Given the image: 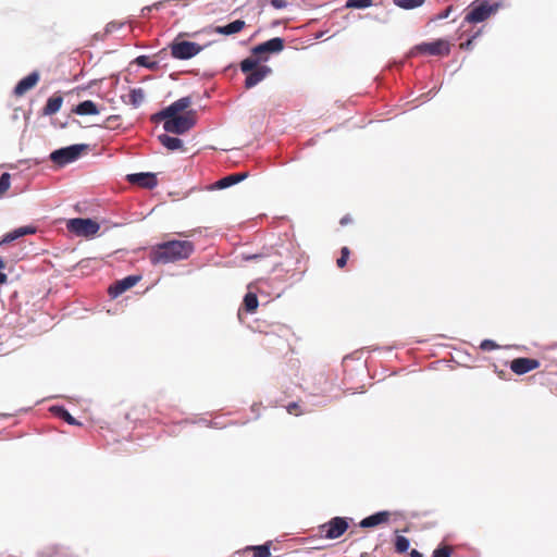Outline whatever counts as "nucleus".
Wrapping results in <instances>:
<instances>
[{
    "instance_id": "b1692460",
    "label": "nucleus",
    "mask_w": 557,
    "mask_h": 557,
    "mask_svg": "<svg viewBox=\"0 0 557 557\" xmlns=\"http://www.w3.org/2000/svg\"><path fill=\"white\" fill-rule=\"evenodd\" d=\"M253 553V557H269L271 555V542L261 545H250L245 548Z\"/></svg>"
},
{
    "instance_id": "20e7f679",
    "label": "nucleus",
    "mask_w": 557,
    "mask_h": 557,
    "mask_svg": "<svg viewBox=\"0 0 557 557\" xmlns=\"http://www.w3.org/2000/svg\"><path fill=\"white\" fill-rule=\"evenodd\" d=\"M500 8V3L490 4L486 0L473 2L469 7V11L465 16V22L470 24L481 23L486 21L492 14L496 13Z\"/></svg>"
},
{
    "instance_id": "37998d69",
    "label": "nucleus",
    "mask_w": 557,
    "mask_h": 557,
    "mask_svg": "<svg viewBox=\"0 0 557 557\" xmlns=\"http://www.w3.org/2000/svg\"><path fill=\"white\" fill-rule=\"evenodd\" d=\"M298 407V403H290L287 407H286V410L288 413L293 414L296 410V408Z\"/></svg>"
},
{
    "instance_id": "49530a36",
    "label": "nucleus",
    "mask_w": 557,
    "mask_h": 557,
    "mask_svg": "<svg viewBox=\"0 0 557 557\" xmlns=\"http://www.w3.org/2000/svg\"><path fill=\"white\" fill-rule=\"evenodd\" d=\"M351 222V218L349 215H345L341 219V224L346 225Z\"/></svg>"
},
{
    "instance_id": "a19ab883",
    "label": "nucleus",
    "mask_w": 557,
    "mask_h": 557,
    "mask_svg": "<svg viewBox=\"0 0 557 557\" xmlns=\"http://www.w3.org/2000/svg\"><path fill=\"white\" fill-rule=\"evenodd\" d=\"M263 257H264V255H262V253H253V255H244L243 259L246 261H252V260H259Z\"/></svg>"
},
{
    "instance_id": "c85d7f7f",
    "label": "nucleus",
    "mask_w": 557,
    "mask_h": 557,
    "mask_svg": "<svg viewBox=\"0 0 557 557\" xmlns=\"http://www.w3.org/2000/svg\"><path fill=\"white\" fill-rule=\"evenodd\" d=\"M424 0H394V3L405 10H412L423 4Z\"/></svg>"
},
{
    "instance_id": "a878e982",
    "label": "nucleus",
    "mask_w": 557,
    "mask_h": 557,
    "mask_svg": "<svg viewBox=\"0 0 557 557\" xmlns=\"http://www.w3.org/2000/svg\"><path fill=\"white\" fill-rule=\"evenodd\" d=\"M243 305L248 313L255 312L259 305L257 295L253 293H247L244 297Z\"/></svg>"
},
{
    "instance_id": "2f4dec72",
    "label": "nucleus",
    "mask_w": 557,
    "mask_h": 557,
    "mask_svg": "<svg viewBox=\"0 0 557 557\" xmlns=\"http://www.w3.org/2000/svg\"><path fill=\"white\" fill-rule=\"evenodd\" d=\"M171 117H172V115L170 114V112H168V108L165 107L162 110L158 111L157 113L152 114L151 121L152 122L163 121V123H164L165 121H169Z\"/></svg>"
},
{
    "instance_id": "f3484780",
    "label": "nucleus",
    "mask_w": 557,
    "mask_h": 557,
    "mask_svg": "<svg viewBox=\"0 0 557 557\" xmlns=\"http://www.w3.org/2000/svg\"><path fill=\"white\" fill-rule=\"evenodd\" d=\"M244 27H245V22L243 20H235L228 24H225L222 26H216L215 33L225 35V36H230V35L237 34Z\"/></svg>"
},
{
    "instance_id": "6ab92c4d",
    "label": "nucleus",
    "mask_w": 557,
    "mask_h": 557,
    "mask_svg": "<svg viewBox=\"0 0 557 557\" xmlns=\"http://www.w3.org/2000/svg\"><path fill=\"white\" fill-rule=\"evenodd\" d=\"M77 115H96L99 113L97 104L92 100H84L73 109Z\"/></svg>"
},
{
    "instance_id": "de8ad7c7",
    "label": "nucleus",
    "mask_w": 557,
    "mask_h": 557,
    "mask_svg": "<svg viewBox=\"0 0 557 557\" xmlns=\"http://www.w3.org/2000/svg\"><path fill=\"white\" fill-rule=\"evenodd\" d=\"M409 555H410V557H423V554H422V553H420V552H419V550H417V549H411V552H410V554H409Z\"/></svg>"
},
{
    "instance_id": "f8f14e48",
    "label": "nucleus",
    "mask_w": 557,
    "mask_h": 557,
    "mask_svg": "<svg viewBox=\"0 0 557 557\" xmlns=\"http://www.w3.org/2000/svg\"><path fill=\"white\" fill-rule=\"evenodd\" d=\"M540 361L533 358L519 357L510 362V370L518 374L523 375L532 370H535L540 367Z\"/></svg>"
},
{
    "instance_id": "c9c22d12",
    "label": "nucleus",
    "mask_w": 557,
    "mask_h": 557,
    "mask_svg": "<svg viewBox=\"0 0 557 557\" xmlns=\"http://www.w3.org/2000/svg\"><path fill=\"white\" fill-rule=\"evenodd\" d=\"M123 26H124L123 22L112 21V22H109L106 25V29L104 30H106V34H112V33L121 29Z\"/></svg>"
},
{
    "instance_id": "9d476101",
    "label": "nucleus",
    "mask_w": 557,
    "mask_h": 557,
    "mask_svg": "<svg viewBox=\"0 0 557 557\" xmlns=\"http://www.w3.org/2000/svg\"><path fill=\"white\" fill-rule=\"evenodd\" d=\"M126 180L132 185L147 189H152L158 185L157 176L152 172L131 173L126 175Z\"/></svg>"
},
{
    "instance_id": "f03ea898",
    "label": "nucleus",
    "mask_w": 557,
    "mask_h": 557,
    "mask_svg": "<svg viewBox=\"0 0 557 557\" xmlns=\"http://www.w3.org/2000/svg\"><path fill=\"white\" fill-rule=\"evenodd\" d=\"M196 111L187 110L184 114L173 115L163 123V129L166 133L183 135L196 125Z\"/></svg>"
},
{
    "instance_id": "dca6fc26",
    "label": "nucleus",
    "mask_w": 557,
    "mask_h": 557,
    "mask_svg": "<svg viewBox=\"0 0 557 557\" xmlns=\"http://www.w3.org/2000/svg\"><path fill=\"white\" fill-rule=\"evenodd\" d=\"M388 518H389L388 511H385V510L377 511L375 513H372V515L363 518L359 522V525H360V528H363V529L374 528L379 524L386 522L388 520Z\"/></svg>"
},
{
    "instance_id": "72a5a7b5",
    "label": "nucleus",
    "mask_w": 557,
    "mask_h": 557,
    "mask_svg": "<svg viewBox=\"0 0 557 557\" xmlns=\"http://www.w3.org/2000/svg\"><path fill=\"white\" fill-rule=\"evenodd\" d=\"M451 549L448 546L442 545L437 546L431 557H450Z\"/></svg>"
},
{
    "instance_id": "1a4fd4ad",
    "label": "nucleus",
    "mask_w": 557,
    "mask_h": 557,
    "mask_svg": "<svg viewBox=\"0 0 557 557\" xmlns=\"http://www.w3.org/2000/svg\"><path fill=\"white\" fill-rule=\"evenodd\" d=\"M417 52L429 53L431 55H443L449 53V46L445 40L437 39L435 41L417 45L411 50V54L413 55Z\"/></svg>"
},
{
    "instance_id": "f257e3e1",
    "label": "nucleus",
    "mask_w": 557,
    "mask_h": 557,
    "mask_svg": "<svg viewBox=\"0 0 557 557\" xmlns=\"http://www.w3.org/2000/svg\"><path fill=\"white\" fill-rule=\"evenodd\" d=\"M195 250V245L189 240L172 239L152 247L149 253L151 264H168L180 260H186Z\"/></svg>"
},
{
    "instance_id": "9b49d317",
    "label": "nucleus",
    "mask_w": 557,
    "mask_h": 557,
    "mask_svg": "<svg viewBox=\"0 0 557 557\" xmlns=\"http://www.w3.org/2000/svg\"><path fill=\"white\" fill-rule=\"evenodd\" d=\"M140 280L141 275H127L122 280H117L109 287V295L112 298H116L135 286Z\"/></svg>"
},
{
    "instance_id": "bb28decb",
    "label": "nucleus",
    "mask_w": 557,
    "mask_h": 557,
    "mask_svg": "<svg viewBox=\"0 0 557 557\" xmlns=\"http://www.w3.org/2000/svg\"><path fill=\"white\" fill-rule=\"evenodd\" d=\"M135 63L139 66H143V67H146V69H150V70H156L159 67V62L158 61H151L150 58L148 55H138L136 59H135Z\"/></svg>"
},
{
    "instance_id": "cd10ccee",
    "label": "nucleus",
    "mask_w": 557,
    "mask_h": 557,
    "mask_svg": "<svg viewBox=\"0 0 557 557\" xmlns=\"http://www.w3.org/2000/svg\"><path fill=\"white\" fill-rule=\"evenodd\" d=\"M410 547V541L404 535H397L395 539V550L399 554L406 553Z\"/></svg>"
},
{
    "instance_id": "79ce46f5",
    "label": "nucleus",
    "mask_w": 557,
    "mask_h": 557,
    "mask_svg": "<svg viewBox=\"0 0 557 557\" xmlns=\"http://www.w3.org/2000/svg\"><path fill=\"white\" fill-rule=\"evenodd\" d=\"M451 11H453V7L446 8L444 11H442L437 15V20H445V18H447L450 15Z\"/></svg>"
},
{
    "instance_id": "a211bd4d",
    "label": "nucleus",
    "mask_w": 557,
    "mask_h": 557,
    "mask_svg": "<svg viewBox=\"0 0 557 557\" xmlns=\"http://www.w3.org/2000/svg\"><path fill=\"white\" fill-rule=\"evenodd\" d=\"M159 143L168 150L175 151L183 147V140L178 137L170 136L165 133L158 135Z\"/></svg>"
},
{
    "instance_id": "4c0bfd02",
    "label": "nucleus",
    "mask_w": 557,
    "mask_h": 557,
    "mask_svg": "<svg viewBox=\"0 0 557 557\" xmlns=\"http://www.w3.org/2000/svg\"><path fill=\"white\" fill-rule=\"evenodd\" d=\"M18 228H20V233H21L22 237L25 235L34 234L36 232V228L32 225H25V226H21Z\"/></svg>"
},
{
    "instance_id": "7ed1b4c3",
    "label": "nucleus",
    "mask_w": 557,
    "mask_h": 557,
    "mask_svg": "<svg viewBox=\"0 0 557 557\" xmlns=\"http://www.w3.org/2000/svg\"><path fill=\"white\" fill-rule=\"evenodd\" d=\"M89 148L87 144H74L53 150L49 159L58 166H65L79 159L83 151Z\"/></svg>"
},
{
    "instance_id": "39448f33",
    "label": "nucleus",
    "mask_w": 557,
    "mask_h": 557,
    "mask_svg": "<svg viewBox=\"0 0 557 557\" xmlns=\"http://www.w3.org/2000/svg\"><path fill=\"white\" fill-rule=\"evenodd\" d=\"M66 227L73 234L83 237H91L100 230L99 223L89 218L70 219Z\"/></svg>"
},
{
    "instance_id": "3c124183",
    "label": "nucleus",
    "mask_w": 557,
    "mask_h": 557,
    "mask_svg": "<svg viewBox=\"0 0 557 557\" xmlns=\"http://www.w3.org/2000/svg\"><path fill=\"white\" fill-rule=\"evenodd\" d=\"M322 380H323V381H325V379H324V375H323V374H321V375H320V381H322Z\"/></svg>"
},
{
    "instance_id": "412c9836",
    "label": "nucleus",
    "mask_w": 557,
    "mask_h": 557,
    "mask_svg": "<svg viewBox=\"0 0 557 557\" xmlns=\"http://www.w3.org/2000/svg\"><path fill=\"white\" fill-rule=\"evenodd\" d=\"M267 60H268V57H259V55L248 57V58L242 60V62L239 64L240 71L243 73L251 72V71L256 70L257 67L261 66L260 65L261 61H267Z\"/></svg>"
},
{
    "instance_id": "58836bf2",
    "label": "nucleus",
    "mask_w": 557,
    "mask_h": 557,
    "mask_svg": "<svg viewBox=\"0 0 557 557\" xmlns=\"http://www.w3.org/2000/svg\"><path fill=\"white\" fill-rule=\"evenodd\" d=\"M5 269V262L4 260L0 257V284H4L7 283L8 281V276L5 273L2 272V270Z\"/></svg>"
},
{
    "instance_id": "e433bc0d",
    "label": "nucleus",
    "mask_w": 557,
    "mask_h": 557,
    "mask_svg": "<svg viewBox=\"0 0 557 557\" xmlns=\"http://www.w3.org/2000/svg\"><path fill=\"white\" fill-rule=\"evenodd\" d=\"M480 348L484 351H491L498 348V345L492 339H484L481 342Z\"/></svg>"
},
{
    "instance_id": "8fccbe9b",
    "label": "nucleus",
    "mask_w": 557,
    "mask_h": 557,
    "mask_svg": "<svg viewBox=\"0 0 557 557\" xmlns=\"http://www.w3.org/2000/svg\"><path fill=\"white\" fill-rule=\"evenodd\" d=\"M151 9H152V7H145L141 11H143V13H148L151 11Z\"/></svg>"
},
{
    "instance_id": "423d86ee",
    "label": "nucleus",
    "mask_w": 557,
    "mask_h": 557,
    "mask_svg": "<svg viewBox=\"0 0 557 557\" xmlns=\"http://www.w3.org/2000/svg\"><path fill=\"white\" fill-rule=\"evenodd\" d=\"M202 50V47L194 41L174 40L171 44L172 57L177 60H188L197 55Z\"/></svg>"
},
{
    "instance_id": "0eeeda50",
    "label": "nucleus",
    "mask_w": 557,
    "mask_h": 557,
    "mask_svg": "<svg viewBox=\"0 0 557 557\" xmlns=\"http://www.w3.org/2000/svg\"><path fill=\"white\" fill-rule=\"evenodd\" d=\"M349 518L346 517H334L326 523L321 525L324 532V537L327 540H336L341 537L349 527Z\"/></svg>"
},
{
    "instance_id": "ddd939ff",
    "label": "nucleus",
    "mask_w": 557,
    "mask_h": 557,
    "mask_svg": "<svg viewBox=\"0 0 557 557\" xmlns=\"http://www.w3.org/2000/svg\"><path fill=\"white\" fill-rule=\"evenodd\" d=\"M271 73H272V69L268 65H261L251 72L245 73L246 74L245 87L247 89H250V88L257 86L260 82H262Z\"/></svg>"
},
{
    "instance_id": "7c9ffc66",
    "label": "nucleus",
    "mask_w": 557,
    "mask_h": 557,
    "mask_svg": "<svg viewBox=\"0 0 557 557\" xmlns=\"http://www.w3.org/2000/svg\"><path fill=\"white\" fill-rule=\"evenodd\" d=\"M21 233H20V228H15L9 233H7L5 235H3L2 239L0 240V246L4 245V244H9V243H12L18 238H21Z\"/></svg>"
},
{
    "instance_id": "6e6552de",
    "label": "nucleus",
    "mask_w": 557,
    "mask_h": 557,
    "mask_svg": "<svg viewBox=\"0 0 557 557\" xmlns=\"http://www.w3.org/2000/svg\"><path fill=\"white\" fill-rule=\"evenodd\" d=\"M284 39L281 37H273L264 42L256 45L251 48L252 55L267 57L265 54L280 53L284 49Z\"/></svg>"
},
{
    "instance_id": "4468645a",
    "label": "nucleus",
    "mask_w": 557,
    "mask_h": 557,
    "mask_svg": "<svg viewBox=\"0 0 557 557\" xmlns=\"http://www.w3.org/2000/svg\"><path fill=\"white\" fill-rule=\"evenodd\" d=\"M39 81V73L34 71L27 76L23 77L14 87L13 94L15 96H23L26 91L32 89Z\"/></svg>"
},
{
    "instance_id": "4be33fe9",
    "label": "nucleus",
    "mask_w": 557,
    "mask_h": 557,
    "mask_svg": "<svg viewBox=\"0 0 557 557\" xmlns=\"http://www.w3.org/2000/svg\"><path fill=\"white\" fill-rule=\"evenodd\" d=\"M191 104V98L189 96L182 97L176 101L169 104L168 112L173 115H181L180 113L185 111Z\"/></svg>"
},
{
    "instance_id": "f704fd0d",
    "label": "nucleus",
    "mask_w": 557,
    "mask_h": 557,
    "mask_svg": "<svg viewBox=\"0 0 557 557\" xmlns=\"http://www.w3.org/2000/svg\"><path fill=\"white\" fill-rule=\"evenodd\" d=\"M349 253H350V251H349L348 247L342 248L341 257L336 261L338 268H344L346 265Z\"/></svg>"
},
{
    "instance_id": "473e14b6",
    "label": "nucleus",
    "mask_w": 557,
    "mask_h": 557,
    "mask_svg": "<svg viewBox=\"0 0 557 557\" xmlns=\"http://www.w3.org/2000/svg\"><path fill=\"white\" fill-rule=\"evenodd\" d=\"M11 185V175L8 172H3L0 175V195L4 194Z\"/></svg>"
},
{
    "instance_id": "c756f323",
    "label": "nucleus",
    "mask_w": 557,
    "mask_h": 557,
    "mask_svg": "<svg viewBox=\"0 0 557 557\" xmlns=\"http://www.w3.org/2000/svg\"><path fill=\"white\" fill-rule=\"evenodd\" d=\"M373 4V0H346V8L367 9Z\"/></svg>"
},
{
    "instance_id": "09e8293b",
    "label": "nucleus",
    "mask_w": 557,
    "mask_h": 557,
    "mask_svg": "<svg viewBox=\"0 0 557 557\" xmlns=\"http://www.w3.org/2000/svg\"><path fill=\"white\" fill-rule=\"evenodd\" d=\"M438 91V89L436 88H433L431 89L428 94H426V97L428 99H431L432 97H434L436 95V92Z\"/></svg>"
},
{
    "instance_id": "a18cd8bd",
    "label": "nucleus",
    "mask_w": 557,
    "mask_h": 557,
    "mask_svg": "<svg viewBox=\"0 0 557 557\" xmlns=\"http://www.w3.org/2000/svg\"><path fill=\"white\" fill-rule=\"evenodd\" d=\"M474 38H475V36H473L472 38L468 39L465 44H462V48L470 49Z\"/></svg>"
},
{
    "instance_id": "5701e85b",
    "label": "nucleus",
    "mask_w": 557,
    "mask_h": 557,
    "mask_svg": "<svg viewBox=\"0 0 557 557\" xmlns=\"http://www.w3.org/2000/svg\"><path fill=\"white\" fill-rule=\"evenodd\" d=\"M63 103L62 96H52L48 98L46 106L42 109V115H53L57 113Z\"/></svg>"
},
{
    "instance_id": "393cba45",
    "label": "nucleus",
    "mask_w": 557,
    "mask_h": 557,
    "mask_svg": "<svg viewBox=\"0 0 557 557\" xmlns=\"http://www.w3.org/2000/svg\"><path fill=\"white\" fill-rule=\"evenodd\" d=\"M129 103L134 108H139L145 100V91L143 88H133L129 91Z\"/></svg>"
},
{
    "instance_id": "2eb2a0df",
    "label": "nucleus",
    "mask_w": 557,
    "mask_h": 557,
    "mask_svg": "<svg viewBox=\"0 0 557 557\" xmlns=\"http://www.w3.org/2000/svg\"><path fill=\"white\" fill-rule=\"evenodd\" d=\"M248 176L247 172L233 173L218 180L212 186L213 189H225L240 183Z\"/></svg>"
},
{
    "instance_id": "c03bdc74",
    "label": "nucleus",
    "mask_w": 557,
    "mask_h": 557,
    "mask_svg": "<svg viewBox=\"0 0 557 557\" xmlns=\"http://www.w3.org/2000/svg\"><path fill=\"white\" fill-rule=\"evenodd\" d=\"M119 120V115H111L107 119L106 123L108 127H111L112 124Z\"/></svg>"
},
{
    "instance_id": "aec40b11",
    "label": "nucleus",
    "mask_w": 557,
    "mask_h": 557,
    "mask_svg": "<svg viewBox=\"0 0 557 557\" xmlns=\"http://www.w3.org/2000/svg\"><path fill=\"white\" fill-rule=\"evenodd\" d=\"M50 411L58 418L64 420L70 425H79L81 423L67 411L62 405H53L50 407Z\"/></svg>"
},
{
    "instance_id": "ea45409f",
    "label": "nucleus",
    "mask_w": 557,
    "mask_h": 557,
    "mask_svg": "<svg viewBox=\"0 0 557 557\" xmlns=\"http://www.w3.org/2000/svg\"><path fill=\"white\" fill-rule=\"evenodd\" d=\"M270 3L273 8L278 9V10L284 9L288 5L286 0H271Z\"/></svg>"
}]
</instances>
